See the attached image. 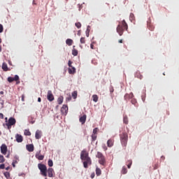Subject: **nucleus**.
I'll return each instance as SVG.
<instances>
[{
    "instance_id": "obj_1",
    "label": "nucleus",
    "mask_w": 179,
    "mask_h": 179,
    "mask_svg": "<svg viewBox=\"0 0 179 179\" xmlns=\"http://www.w3.org/2000/svg\"><path fill=\"white\" fill-rule=\"evenodd\" d=\"M124 30L128 31V24L125 20H122L121 24H119L117 27V32L119 34V36L123 35Z\"/></svg>"
},
{
    "instance_id": "obj_2",
    "label": "nucleus",
    "mask_w": 179,
    "mask_h": 179,
    "mask_svg": "<svg viewBox=\"0 0 179 179\" xmlns=\"http://www.w3.org/2000/svg\"><path fill=\"white\" fill-rule=\"evenodd\" d=\"M120 140L121 141L122 147L127 148V144L128 143V134L123 132L120 134Z\"/></svg>"
},
{
    "instance_id": "obj_3",
    "label": "nucleus",
    "mask_w": 179,
    "mask_h": 179,
    "mask_svg": "<svg viewBox=\"0 0 179 179\" xmlns=\"http://www.w3.org/2000/svg\"><path fill=\"white\" fill-rule=\"evenodd\" d=\"M95 157L99 158V163L101 166H104L106 164V157L103 156V153L101 152H97L96 155Z\"/></svg>"
},
{
    "instance_id": "obj_4",
    "label": "nucleus",
    "mask_w": 179,
    "mask_h": 179,
    "mask_svg": "<svg viewBox=\"0 0 179 179\" xmlns=\"http://www.w3.org/2000/svg\"><path fill=\"white\" fill-rule=\"evenodd\" d=\"M38 169L41 173V175L44 177L47 176V167L44 164H38Z\"/></svg>"
},
{
    "instance_id": "obj_5",
    "label": "nucleus",
    "mask_w": 179,
    "mask_h": 179,
    "mask_svg": "<svg viewBox=\"0 0 179 179\" xmlns=\"http://www.w3.org/2000/svg\"><path fill=\"white\" fill-rule=\"evenodd\" d=\"M80 159H81V160H84L87 159H91V157L89 156V153L86 150H83L80 155Z\"/></svg>"
},
{
    "instance_id": "obj_6",
    "label": "nucleus",
    "mask_w": 179,
    "mask_h": 179,
    "mask_svg": "<svg viewBox=\"0 0 179 179\" xmlns=\"http://www.w3.org/2000/svg\"><path fill=\"white\" fill-rule=\"evenodd\" d=\"M83 162V166H84L85 169H87L89 166L92 165V159L91 158L89 159H81Z\"/></svg>"
},
{
    "instance_id": "obj_7",
    "label": "nucleus",
    "mask_w": 179,
    "mask_h": 179,
    "mask_svg": "<svg viewBox=\"0 0 179 179\" xmlns=\"http://www.w3.org/2000/svg\"><path fill=\"white\" fill-rule=\"evenodd\" d=\"M99 131V128H94V130H92V141H96V138L98 137V132Z\"/></svg>"
},
{
    "instance_id": "obj_8",
    "label": "nucleus",
    "mask_w": 179,
    "mask_h": 179,
    "mask_svg": "<svg viewBox=\"0 0 179 179\" xmlns=\"http://www.w3.org/2000/svg\"><path fill=\"white\" fill-rule=\"evenodd\" d=\"M16 124V120L14 117H10L8 119V123H6L7 128L10 129L11 126H13Z\"/></svg>"
},
{
    "instance_id": "obj_9",
    "label": "nucleus",
    "mask_w": 179,
    "mask_h": 179,
    "mask_svg": "<svg viewBox=\"0 0 179 179\" xmlns=\"http://www.w3.org/2000/svg\"><path fill=\"white\" fill-rule=\"evenodd\" d=\"M0 152L2 155H6V153H8V145H6V144H2L0 146Z\"/></svg>"
},
{
    "instance_id": "obj_10",
    "label": "nucleus",
    "mask_w": 179,
    "mask_h": 179,
    "mask_svg": "<svg viewBox=\"0 0 179 179\" xmlns=\"http://www.w3.org/2000/svg\"><path fill=\"white\" fill-rule=\"evenodd\" d=\"M69 107L66 105L62 106L60 109V112H62V115H66L68 114Z\"/></svg>"
},
{
    "instance_id": "obj_11",
    "label": "nucleus",
    "mask_w": 179,
    "mask_h": 179,
    "mask_svg": "<svg viewBox=\"0 0 179 179\" xmlns=\"http://www.w3.org/2000/svg\"><path fill=\"white\" fill-rule=\"evenodd\" d=\"M47 99L48 101H49L50 102H52L54 101V95L52 93L51 90H48V93H47Z\"/></svg>"
},
{
    "instance_id": "obj_12",
    "label": "nucleus",
    "mask_w": 179,
    "mask_h": 179,
    "mask_svg": "<svg viewBox=\"0 0 179 179\" xmlns=\"http://www.w3.org/2000/svg\"><path fill=\"white\" fill-rule=\"evenodd\" d=\"M41 136H43L41 131L37 130L36 132H35V138L36 140H40L41 138Z\"/></svg>"
},
{
    "instance_id": "obj_13",
    "label": "nucleus",
    "mask_w": 179,
    "mask_h": 179,
    "mask_svg": "<svg viewBox=\"0 0 179 179\" xmlns=\"http://www.w3.org/2000/svg\"><path fill=\"white\" fill-rule=\"evenodd\" d=\"M27 150L29 152H33L34 150V144H29L26 145Z\"/></svg>"
},
{
    "instance_id": "obj_14",
    "label": "nucleus",
    "mask_w": 179,
    "mask_h": 179,
    "mask_svg": "<svg viewBox=\"0 0 179 179\" xmlns=\"http://www.w3.org/2000/svg\"><path fill=\"white\" fill-rule=\"evenodd\" d=\"M133 97H134L133 92H130L129 94H126L124 95V100L129 101V99H133Z\"/></svg>"
},
{
    "instance_id": "obj_15",
    "label": "nucleus",
    "mask_w": 179,
    "mask_h": 179,
    "mask_svg": "<svg viewBox=\"0 0 179 179\" xmlns=\"http://www.w3.org/2000/svg\"><path fill=\"white\" fill-rule=\"evenodd\" d=\"M53 173H54V169L52 168H49L48 169V176L49 178H53Z\"/></svg>"
},
{
    "instance_id": "obj_16",
    "label": "nucleus",
    "mask_w": 179,
    "mask_h": 179,
    "mask_svg": "<svg viewBox=\"0 0 179 179\" xmlns=\"http://www.w3.org/2000/svg\"><path fill=\"white\" fill-rule=\"evenodd\" d=\"M35 157L38 160H43L44 155H41V151H39V152L35 154Z\"/></svg>"
},
{
    "instance_id": "obj_17",
    "label": "nucleus",
    "mask_w": 179,
    "mask_h": 179,
    "mask_svg": "<svg viewBox=\"0 0 179 179\" xmlns=\"http://www.w3.org/2000/svg\"><path fill=\"white\" fill-rule=\"evenodd\" d=\"M86 119H87V115H84L83 117H80L79 121L81 122L82 124H85L86 122Z\"/></svg>"
},
{
    "instance_id": "obj_18",
    "label": "nucleus",
    "mask_w": 179,
    "mask_h": 179,
    "mask_svg": "<svg viewBox=\"0 0 179 179\" xmlns=\"http://www.w3.org/2000/svg\"><path fill=\"white\" fill-rule=\"evenodd\" d=\"M15 138H16V141L17 143L23 142V137L22 136V135L17 134Z\"/></svg>"
},
{
    "instance_id": "obj_19",
    "label": "nucleus",
    "mask_w": 179,
    "mask_h": 179,
    "mask_svg": "<svg viewBox=\"0 0 179 179\" xmlns=\"http://www.w3.org/2000/svg\"><path fill=\"white\" fill-rule=\"evenodd\" d=\"M113 144L114 141L113 139L110 138L108 141H107V146H108V148H112Z\"/></svg>"
},
{
    "instance_id": "obj_20",
    "label": "nucleus",
    "mask_w": 179,
    "mask_h": 179,
    "mask_svg": "<svg viewBox=\"0 0 179 179\" xmlns=\"http://www.w3.org/2000/svg\"><path fill=\"white\" fill-rule=\"evenodd\" d=\"M1 69L3 70V71L7 72L8 71V64L6 63H3Z\"/></svg>"
},
{
    "instance_id": "obj_21",
    "label": "nucleus",
    "mask_w": 179,
    "mask_h": 179,
    "mask_svg": "<svg viewBox=\"0 0 179 179\" xmlns=\"http://www.w3.org/2000/svg\"><path fill=\"white\" fill-rule=\"evenodd\" d=\"M69 73L71 75L76 73V68H74V66H70L69 69Z\"/></svg>"
},
{
    "instance_id": "obj_22",
    "label": "nucleus",
    "mask_w": 179,
    "mask_h": 179,
    "mask_svg": "<svg viewBox=\"0 0 179 179\" xmlns=\"http://www.w3.org/2000/svg\"><path fill=\"white\" fill-rule=\"evenodd\" d=\"M66 43L67 45L71 46L72 44L73 43V41L72 39H71V38H68L66 41Z\"/></svg>"
},
{
    "instance_id": "obj_23",
    "label": "nucleus",
    "mask_w": 179,
    "mask_h": 179,
    "mask_svg": "<svg viewBox=\"0 0 179 179\" xmlns=\"http://www.w3.org/2000/svg\"><path fill=\"white\" fill-rule=\"evenodd\" d=\"M95 174H96V176H100L101 175V170L99 168H96L95 169Z\"/></svg>"
},
{
    "instance_id": "obj_24",
    "label": "nucleus",
    "mask_w": 179,
    "mask_h": 179,
    "mask_svg": "<svg viewBox=\"0 0 179 179\" xmlns=\"http://www.w3.org/2000/svg\"><path fill=\"white\" fill-rule=\"evenodd\" d=\"M63 101H64V97L60 96L58 99H57V104L61 105L62 103H63Z\"/></svg>"
},
{
    "instance_id": "obj_25",
    "label": "nucleus",
    "mask_w": 179,
    "mask_h": 179,
    "mask_svg": "<svg viewBox=\"0 0 179 179\" xmlns=\"http://www.w3.org/2000/svg\"><path fill=\"white\" fill-rule=\"evenodd\" d=\"M135 78H137L141 80L143 78V76H141V73L138 71V72L135 73Z\"/></svg>"
},
{
    "instance_id": "obj_26",
    "label": "nucleus",
    "mask_w": 179,
    "mask_h": 179,
    "mask_svg": "<svg viewBox=\"0 0 179 179\" xmlns=\"http://www.w3.org/2000/svg\"><path fill=\"white\" fill-rule=\"evenodd\" d=\"M92 101H94V103H97L99 101L98 95L96 94L92 95Z\"/></svg>"
},
{
    "instance_id": "obj_27",
    "label": "nucleus",
    "mask_w": 179,
    "mask_h": 179,
    "mask_svg": "<svg viewBox=\"0 0 179 179\" xmlns=\"http://www.w3.org/2000/svg\"><path fill=\"white\" fill-rule=\"evenodd\" d=\"M76 46H73V50H72V55L77 56L78 55V50L74 49Z\"/></svg>"
},
{
    "instance_id": "obj_28",
    "label": "nucleus",
    "mask_w": 179,
    "mask_h": 179,
    "mask_svg": "<svg viewBox=\"0 0 179 179\" xmlns=\"http://www.w3.org/2000/svg\"><path fill=\"white\" fill-rule=\"evenodd\" d=\"M24 134L27 136H30L31 135V131L28 129L24 130Z\"/></svg>"
},
{
    "instance_id": "obj_29",
    "label": "nucleus",
    "mask_w": 179,
    "mask_h": 179,
    "mask_svg": "<svg viewBox=\"0 0 179 179\" xmlns=\"http://www.w3.org/2000/svg\"><path fill=\"white\" fill-rule=\"evenodd\" d=\"M127 173H128V170L126 166H122V174H127Z\"/></svg>"
},
{
    "instance_id": "obj_30",
    "label": "nucleus",
    "mask_w": 179,
    "mask_h": 179,
    "mask_svg": "<svg viewBox=\"0 0 179 179\" xmlns=\"http://www.w3.org/2000/svg\"><path fill=\"white\" fill-rule=\"evenodd\" d=\"M89 33H90V26L88 25L87 27V30H86V36L87 37H89Z\"/></svg>"
},
{
    "instance_id": "obj_31",
    "label": "nucleus",
    "mask_w": 179,
    "mask_h": 179,
    "mask_svg": "<svg viewBox=\"0 0 179 179\" xmlns=\"http://www.w3.org/2000/svg\"><path fill=\"white\" fill-rule=\"evenodd\" d=\"M48 166H49V167L53 166V161L51 159L48 160Z\"/></svg>"
},
{
    "instance_id": "obj_32",
    "label": "nucleus",
    "mask_w": 179,
    "mask_h": 179,
    "mask_svg": "<svg viewBox=\"0 0 179 179\" xmlns=\"http://www.w3.org/2000/svg\"><path fill=\"white\" fill-rule=\"evenodd\" d=\"M127 163H128L127 164V169H131V166L133 164V161L129 160V161H127Z\"/></svg>"
},
{
    "instance_id": "obj_33",
    "label": "nucleus",
    "mask_w": 179,
    "mask_h": 179,
    "mask_svg": "<svg viewBox=\"0 0 179 179\" xmlns=\"http://www.w3.org/2000/svg\"><path fill=\"white\" fill-rule=\"evenodd\" d=\"M5 161H6V159L3 157V156L0 155V164L3 163Z\"/></svg>"
},
{
    "instance_id": "obj_34",
    "label": "nucleus",
    "mask_w": 179,
    "mask_h": 179,
    "mask_svg": "<svg viewBox=\"0 0 179 179\" xmlns=\"http://www.w3.org/2000/svg\"><path fill=\"white\" fill-rule=\"evenodd\" d=\"M71 95L72 97H73V99H76L77 98V91H74L73 92H72Z\"/></svg>"
},
{
    "instance_id": "obj_35",
    "label": "nucleus",
    "mask_w": 179,
    "mask_h": 179,
    "mask_svg": "<svg viewBox=\"0 0 179 179\" xmlns=\"http://www.w3.org/2000/svg\"><path fill=\"white\" fill-rule=\"evenodd\" d=\"M3 175H4L5 178H9L10 177V173H9L8 171L3 173Z\"/></svg>"
},
{
    "instance_id": "obj_36",
    "label": "nucleus",
    "mask_w": 179,
    "mask_h": 179,
    "mask_svg": "<svg viewBox=\"0 0 179 179\" xmlns=\"http://www.w3.org/2000/svg\"><path fill=\"white\" fill-rule=\"evenodd\" d=\"M123 121H124V124H128L129 120H128V117L127 116L124 117V120Z\"/></svg>"
},
{
    "instance_id": "obj_37",
    "label": "nucleus",
    "mask_w": 179,
    "mask_h": 179,
    "mask_svg": "<svg viewBox=\"0 0 179 179\" xmlns=\"http://www.w3.org/2000/svg\"><path fill=\"white\" fill-rule=\"evenodd\" d=\"M75 27H76L77 29H80L81 28V23L80 22L75 23Z\"/></svg>"
},
{
    "instance_id": "obj_38",
    "label": "nucleus",
    "mask_w": 179,
    "mask_h": 179,
    "mask_svg": "<svg viewBox=\"0 0 179 179\" xmlns=\"http://www.w3.org/2000/svg\"><path fill=\"white\" fill-rule=\"evenodd\" d=\"M129 20L131 21H133L134 20V13H130V15H129Z\"/></svg>"
},
{
    "instance_id": "obj_39",
    "label": "nucleus",
    "mask_w": 179,
    "mask_h": 179,
    "mask_svg": "<svg viewBox=\"0 0 179 179\" xmlns=\"http://www.w3.org/2000/svg\"><path fill=\"white\" fill-rule=\"evenodd\" d=\"M80 43H81V44H85V38L83 37L80 39Z\"/></svg>"
},
{
    "instance_id": "obj_40",
    "label": "nucleus",
    "mask_w": 179,
    "mask_h": 179,
    "mask_svg": "<svg viewBox=\"0 0 179 179\" xmlns=\"http://www.w3.org/2000/svg\"><path fill=\"white\" fill-rule=\"evenodd\" d=\"M19 160H13L12 166L15 167V164H18Z\"/></svg>"
},
{
    "instance_id": "obj_41",
    "label": "nucleus",
    "mask_w": 179,
    "mask_h": 179,
    "mask_svg": "<svg viewBox=\"0 0 179 179\" xmlns=\"http://www.w3.org/2000/svg\"><path fill=\"white\" fill-rule=\"evenodd\" d=\"M7 80L9 83H13V81H15V80H14L13 78H12V77H9L8 78H7Z\"/></svg>"
},
{
    "instance_id": "obj_42",
    "label": "nucleus",
    "mask_w": 179,
    "mask_h": 179,
    "mask_svg": "<svg viewBox=\"0 0 179 179\" xmlns=\"http://www.w3.org/2000/svg\"><path fill=\"white\" fill-rule=\"evenodd\" d=\"M131 104H134V106H136V99H131Z\"/></svg>"
},
{
    "instance_id": "obj_43",
    "label": "nucleus",
    "mask_w": 179,
    "mask_h": 179,
    "mask_svg": "<svg viewBox=\"0 0 179 179\" xmlns=\"http://www.w3.org/2000/svg\"><path fill=\"white\" fill-rule=\"evenodd\" d=\"M148 29H149V30L153 31L154 27L148 24Z\"/></svg>"
},
{
    "instance_id": "obj_44",
    "label": "nucleus",
    "mask_w": 179,
    "mask_h": 179,
    "mask_svg": "<svg viewBox=\"0 0 179 179\" xmlns=\"http://www.w3.org/2000/svg\"><path fill=\"white\" fill-rule=\"evenodd\" d=\"M13 79L15 80V81H18L19 80V76H15L14 78H13Z\"/></svg>"
},
{
    "instance_id": "obj_45",
    "label": "nucleus",
    "mask_w": 179,
    "mask_h": 179,
    "mask_svg": "<svg viewBox=\"0 0 179 179\" xmlns=\"http://www.w3.org/2000/svg\"><path fill=\"white\" fill-rule=\"evenodd\" d=\"M3 31V26L1 24H0V33Z\"/></svg>"
},
{
    "instance_id": "obj_46",
    "label": "nucleus",
    "mask_w": 179,
    "mask_h": 179,
    "mask_svg": "<svg viewBox=\"0 0 179 179\" xmlns=\"http://www.w3.org/2000/svg\"><path fill=\"white\" fill-rule=\"evenodd\" d=\"M66 101H71V95H69V97H66Z\"/></svg>"
},
{
    "instance_id": "obj_47",
    "label": "nucleus",
    "mask_w": 179,
    "mask_h": 179,
    "mask_svg": "<svg viewBox=\"0 0 179 179\" xmlns=\"http://www.w3.org/2000/svg\"><path fill=\"white\" fill-rule=\"evenodd\" d=\"M14 160L19 161V157L18 155H15Z\"/></svg>"
},
{
    "instance_id": "obj_48",
    "label": "nucleus",
    "mask_w": 179,
    "mask_h": 179,
    "mask_svg": "<svg viewBox=\"0 0 179 179\" xmlns=\"http://www.w3.org/2000/svg\"><path fill=\"white\" fill-rule=\"evenodd\" d=\"M4 168H5L4 164H1L0 165V169H4Z\"/></svg>"
},
{
    "instance_id": "obj_49",
    "label": "nucleus",
    "mask_w": 179,
    "mask_h": 179,
    "mask_svg": "<svg viewBox=\"0 0 179 179\" xmlns=\"http://www.w3.org/2000/svg\"><path fill=\"white\" fill-rule=\"evenodd\" d=\"M113 92H114V88H113V87H111L110 88V93H113Z\"/></svg>"
},
{
    "instance_id": "obj_50",
    "label": "nucleus",
    "mask_w": 179,
    "mask_h": 179,
    "mask_svg": "<svg viewBox=\"0 0 179 179\" xmlns=\"http://www.w3.org/2000/svg\"><path fill=\"white\" fill-rule=\"evenodd\" d=\"M71 64H72V62L71 60H69V66L72 67Z\"/></svg>"
},
{
    "instance_id": "obj_51",
    "label": "nucleus",
    "mask_w": 179,
    "mask_h": 179,
    "mask_svg": "<svg viewBox=\"0 0 179 179\" xmlns=\"http://www.w3.org/2000/svg\"><path fill=\"white\" fill-rule=\"evenodd\" d=\"M3 114L0 113V120H3Z\"/></svg>"
},
{
    "instance_id": "obj_52",
    "label": "nucleus",
    "mask_w": 179,
    "mask_h": 179,
    "mask_svg": "<svg viewBox=\"0 0 179 179\" xmlns=\"http://www.w3.org/2000/svg\"><path fill=\"white\" fill-rule=\"evenodd\" d=\"M94 176H95L94 173H92L91 178L93 179L94 178Z\"/></svg>"
},
{
    "instance_id": "obj_53",
    "label": "nucleus",
    "mask_w": 179,
    "mask_h": 179,
    "mask_svg": "<svg viewBox=\"0 0 179 179\" xmlns=\"http://www.w3.org/2000/svg\"><path fill=\"white\" fill-rule=\"evenodd\" d=\"M103 150H104V151H106V150H107V147H106V145H104L103 146Z\"/></svg>"
},
{
    "instance_id": "obj_54",
    "label": "nucleus",
    "mask_w": 179,
    "mask_h": 179,
    "mask_svg": "<svg viewBox=\"0 0 179 179\" xmlns=\"http://www.w3.org/2000/svg\"><path fill=\"white\" fill-rule=\"evenodd\" d=\"M91 48H92V50H94V45H93V43H91Z\"/></svg>"
},
{
    "instance_id": "obj_55",
    "label": "nucleus",
    "mask_w": 179,
    "mask_h": 179,
    "mask_svg": "<svg viewBox=\"0 0 179 179\" xmlns=\"http://www.w3.org/2000/svg\"><path fill=\"white\" fill-rule=\"evenodd\" d=\"M38 103L41 102V97H38Z\"/></svg>"
},
{
    "instance_id": "obj_56",
    "label": "nucleus",
    "mask_w": 179,
    "mask_h": 179,
    "mask_svg": "<svg viewBox=\"0 0 179 179\" xmlns=\"http://www.w3.org/2000/svg\"><path fill=\"white\" fill-rule=\"evenodd\" d=\"M119 43H123V40H122V39H120V40H119Z\"/></svg>"
},
{
    "instance_id": "obj_57",
    "label": "nucleus",
    "mask_w": 179,
    "mask_h": 179,
    "mask_svg": "<svg viewBox=\"0 0 179 179\" xmlns=\"http://www.w3.org/2000/svg\"><path fill=\"white\" fill-rule=\"evenodd\" d=\"M3 94H4L3 91L0 92V95H3Z\"/></svg>"
},
{
    "instance_id": "obj_58",
    "label": "nucleus",
    "mask_w": 179,
    "mask_h": 179,
    "mask_svg": "<svg viewBox=\"0 0 179 179\" xmlns=\"http://www.w3.org/2000/svg\"><path fill=\"white\" fill-rule=\"evenodd\" d=\"M24 95H22V101H24Z\"/></svg>"
},
{
    "instance_id": "obj_59",
    "label": "nucleus",
    "mask_w": 179,
    "mask_h": 179,
    "mask_svg": "<svg viewBox=\"0 0 179 179\" xmlns=\"http://www.w3.org/2000/svg\"><path fill=\"white\" fill-rule=\"evenodd\" d=\"M35 122L34 120H32L31 122H30L31 124H34Z\"/></svg>"
},
{
    "instance_id": "obj_60",
    "label": "nucleus",
    "mask_w": 179,
    "mask_h": 179,
    "mask_svg": "<svg viewBox=\"0 0 179 179\" xmlns=\"http://www.w3.org/2000/svg\"><path fill=\"white\" fill-rule=\"evenodd\" d=\"M8 169H9V167H7V168L6 169V171H8Z\"/></svg>"
},
{
    "instance_id": "obj_61",
    "label": "nucleus",
    "mask_w": 179,
    "mask_h": 179,
    "mask_svg": "<svg viewBox=\"0 0 179 179\" xmlns=\"http://www.w3.org/2000/svg\"><path fill=\"white\" fill-rule=\"evenodd\" d=\"M19 83H20V81H17V85H18Z\"/></svg>"
},
{
    "instance_id": "obj_62",
    "label": "nucleus",
    "mask_w": 179,
    "mask_h": 179,
    "mask_svg": "<svg viewBox=\"0 0 179 179\" xmlns=\"http://www.w3.org/2000/svg\"><path fill=\"white\" fill-rule=\"evenodd\" d=\"M6 158H9V155L6 156Z\"/></svg>"
},
{
    "instance_id": "obj_63",
    "label": "nucleus",
    "mask_w": 179,
    "mask_h": 179,
    "mask_svg": "<svg viewBox=\"0 0 179 179\" xmlns=\"http://www.w3.org/2000/svg\"><path fill=\"white\" fill-rule=\"evenodd\" d=\"M2 41H1V38H0V43H1Z\"/></svg>"
},
{
    "instance_id": "obj_64",
    "label": "nucleus",
    "mask_w": 179,
    "mask_h": 179,
    "mask_svg": "<svg viewBox=\"0 0 179 179\" xmlns=\"http://www.w3.org/2000/svg\"><path fill=\"white\" fill-rule=\"evenodd\" d=\"M1 52V47L0 46V52Z\"/></svg>"
}]
</instances>
